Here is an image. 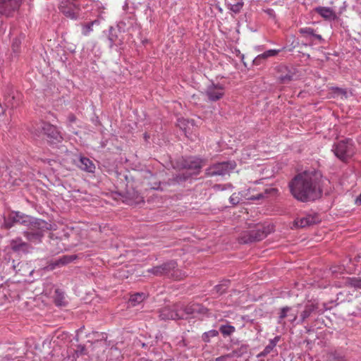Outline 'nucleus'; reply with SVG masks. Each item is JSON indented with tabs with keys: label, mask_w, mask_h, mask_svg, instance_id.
<instances>
[{
	"label": "nucleus",
	"mask_w": 361,
	"mask_h": 361,
	"mask_svg": "<svg viewBox=\"0 0 361 361\" xmlns=\"http://www.w3.org/2000/svg\"><path fill=\"white\" fill-rule=\"evenodd\" d=\"M229 202L233 205H237L240 202V197L236 193H233L230 197Z\"/></svg>",
	"instance_id": "a19ab883"
},
{
	"label": "nucleus",
	"mask_w": 361,
	"mask_h": 361,
	"mask_svg": "<svg viewBox=\"0 0 361 361\" xmlns=\"http://www.w3.org/2000/svg\"><path fill=\"white\" fill-rule=\"evenodd\" d=\"M354 262L357 265L361 266V256H357L354 258ZM345 283L346 286L353 287L355 288H361V278L360 277H348L345 279Z\"/></svg>",
	"instance_id": "bb28decb"
},
{
	"label": "nucleus",
	"mask_w": 361,
	"mask_h": 361,
	"mask_svg": "<svg viewBox=\"0 0 361 361\" xmlns=\"http://www.w3.org/2000/svg\"><path fill=\"white\" fill-rule=\"evenodd\" d=\"M59 9L71 19L76 20L79 16V6L69 0H63L59 6Z\"/></svg>",
	"instance_id": "ddd939ff"
},
{
	"label": "nucleus",
	"mask_w": 361,
	"mask_h": 361,
	"mask_svg": "<svg viewBox=\"0 0 361 361\" xmlns=\"http://www.w3.org/2000/svg\"><path fill=\"white\" fill-rule=\"evenodd\" d=\"M248 347L249 346L247 344H242L239 348L233 350L231 353L226 355V357H240L247 353Z\"/></svg>",
	"instance_id": "7c9ffc66"
},
{
	"label": "nucleus",
	"mask_w": 361,
	"mask_h": 361,
	"mask_svg": "<svg viewBox=\"0 0 361 361\" xmlns=\"http://www.w3.org/2000/svg\"><path fill=\"white\" fill-rule=\"evenodd\" d=\"M314 11L326 20H334L337 18L335 11L329 7L318 6Z\"/></svg>",
	"instance_id": "b1692460"
},
{
	"label": "nucleus",
	"mask_w": 361,
	"mask_h": 361,
	"mask_svg": "<svg viewBox=\"0 0 361 361\" xmlns=\"http://www.w3.org/2000/svg\"><path fill=\"white\" fill-rule=\"evenodd\" d=\"M274 231L270 224H257L253 228L245 231L241 233L240 240L242 243L247 244L260 241Z\"/></svg>",
	"instance_id": "20e7f679"
},
{
	"label": "nucleus",
	"mask_w": 361,
	"mask_h": 361,
	"mask_svg": "<svg viewBox=\"0 0 361 361\" xmlns=\"http://www.w3.org/2000/svg\"><path fill=\"white\" fill-rule=\"evenodd\" d=\"M225 94L224 87L212 82L207 86L205 94L209 102H214L221 99Z\"/></svg>",
	"instance_id": "a211bd4d"
},
{
	"label": "nucleus",
	"mask_w": 361,
	"mask_h": 361,
	"mask_svg": "<svg viewBox=\"0 0 361 361\" xmlns=\"http://www.w3.org/2000/svg\"><path fill=\"white\" fill-rule=\"evenodd\" d=\"M230 285L229 280H223L218 285L215 286L213 289V292L217 295H222L224 293Z\"/></svg>",
	"instance_id": "473e14b6"
},
{
	"label": "nucleus",
	"mask_w": 361,
	"mask_h": 361,
	"mask_svg": "<svg viewBox=\"0 0 361 361\" xmlns=\"http://www.w3.org/2000/svg\"><path fill=\"white\" fill-rule=\"evenodd\" d=\"M276 191L275 188H269L266 189L264 192H259L255 195H251L250 197H247V200H260L267 197V195L271 192H274Z\"/></svg>",
	"instance_id": "f704fd0d"
},
{
	"label": "nucleus",
	"mask_w": 361,
	"mask_h": 361,
	"mask_svg": "<svg viewBox=\"0 0 361 361\" xmlns=\"http://www.w3.org/2000/svg\"><path fill=\"white\" fill-rule=\"evenodd\" d=\"M267 59L265 58V57H262V54H259L258 56H257L254 59H253V64L255 65V66H259L261 64H262Z\"/></svg>",
	"instance_id": "58836bf2"
},
{
	"label": "nucleus",
	"mask_w": 361,
	"mask_h": 361,
	"mask_svg": "<svg viewBox=\"0 0 361 361\" xmlns=\"http://www.w3.org/2000/svg\"><path fill=\"white\" fill-rule=\"evenodd\" d=\"M206 163V159L197 157H189L184 159L183 165L185 169L192 171V174L197 175Z\"/></svg>",
	"instance_id": "dca6fc26"
},
{
	"label": "nucleus",
	"mask_w": 361,
	"mask_h": 361,
	"mask_svg": "<svg viewBox=\"0 0 361 361\" xmlns=\"http://www.w3.org/2000/svg\"><path fill=\"white\" fill-rule=\"evenodd\" d=\"M298 32L300 35H302L304 37L308 38H314L318 40L319 42H324V39L322 37L321 35L316 34L315 30L310 27H301L298 30Z\"/></svg>",
	"instance_id": "393cba45"
},
{
	"label": "nucleus",
	"mask_w": 361,
	"mask_h": 361,
	"mask_svg": "<svg viewBox=\"0 0 361 361\" xmlns=\"http://www.w3.org/2000/svg\"><path fill=\"white\" fill-rule=\"evenodd\" d=\"M180 304L176 303L162 307L159 311V317L162 320L166 319H183L184 315L180 312Z\"/></svg>",
	"instance_id": "9b49d317"
},
{
	"label": "nucleus",
	"mask_w": 361,
	"mask_h": 361,
	"mask_svg": "<svg viewBox=\"0 0 361 361\" xmlns=\"http://www.w3.org/2000/svg\"><path fill=\"white\" fill-rule=\"evenodd\" d=\"M123 197V202L129 205H136L144 202L143 197L134 190H128Z\"/></svg>",
	"instance_id": "412c9836"
},
{
	"label": "nucleus",
	"mask_w": 361,
	"mask_h": 361,
	"mask_svg": "<svg viewBox=\"0 0 361 361\" xmlns=\"http://www.w3.org/2000/svg\"><path fill=\"white\" fill-rule=\"evenodd\" d=\"M331 357L333 361H345V357L338 352L332 353Z\"/></svg>",
	"instance_id": "ea45409f"
},
{
	"label": "nucleus",
	"mask_w": 361,
	"mask_h": 361,
	"mask_svg": "<svg viewBox=\"0 0 361 361\" xmlns=\"http://www.w3.org/2000/svg\"><path fill=\"white\" fill-rule=\"evenodd\" d=\"M225 357H227L226 355L219 357L216 358V361H222Z\"/></svg>",
	"instance_id": "3c124183"
},
{
	"label": "nucleus",
	"mask_w": 361,
	"mask_h": 361,
	"mask_svg": "<svg viewBox=\"0 0 361 361\" xmlns=\"http://www.w3.org/2000/svg\"><path fill=\"white\" fill-rule=\"evenodd\" d=\"M22 0H0V14L7 17L18 10Z\"/></svg>",
	"instance_id": "6ab92c4d"
},
{
	"label": "nucleus",
	"mask_w": 361,
	"mask_h": 361,
	"mask_svg": "<svg viewBox=\"0 0 361 361\" xmlns=\"http://www.w3.org/2000/svg\"><path fill=\"white\" fill-rule=\"evenodd\" d=\"M39 128L50 145H57L62 142L63 137L56 126L49 123H42Z\"/></svg>",
	"instance_id": "9d476101"
},
{
	"label": "nucleus",
	"mask_w": 361,
	"mask_h": 361,
	"mask_svg": "<svg viewBox=\"0 0 361 361\" xmlns=\"http://www.w3.org/2000/svg\"><path fill=\"white\" fill-rule=\"evenodd\" d=\"M3 227L9 229L15 224H19L27 226L32 219V216L26 215L20 212H11L7 216H4Z\"/></svg>",
	"instance_id": "6e6552de"
},
{
	"label": "nucleus",
	"mask_w": 361,
	"mask_h": 361,
	"mask_svg": "<svg viewBox=\"0 0 361 361\" xmlns=\"http://www.w3.org/2000/svg\"><path fill=\"white\" fill-rule=\"evenodd\" d=\"M27 230L23 232V235L31 243L39 244L42 242L45 232L49 230L47 221L33 217L27 224Z\"/></svg>",
	"instance_id": "f03ea898"
},
{
	"label": "nucleus",
	"mask_w": 361,
	"mask_h": 361,
	"mask_svg": "<svg viewBox=\"0 0 361 361\" xmlns=\"http://www.w3.org/2000/svg\"><path fill=\"white\" fill-rule=\"evenodd\" d=\"M265 12L271 18H275V11L272 8H268L265 11Z\"/></svg>",
	"instance_id": "a18cd8bd"
},
{
	"label": "nucleus",
	"mask_w": 361,
	"mask_h": 361,
	"mask_svg": "<svg viewBox=\"0 0 361 361\" xmlns=\"http://www.w3.org/2000/svg\"><path fill=\"white\" fill-rule=\"evenodd\" d=\"M273 349H271L270 347H269V345H267L264 349L258 354L257 357H266L268 354H269L271 351H272Z\"/></svg>",
	"instance_id": "79ce46f5"
},
{
	"label": "nucleus",
	"mask_w": 361,
	"mask_h": 361,
	"mask_svg": "<svg viewBox=\"0 0 361 361\" xmlns=\"http://www.w3.org/2000/svg\"><path fill=\"white\" fill-rule=\"evenodd\" d=\"M68 120L70 122H74L75 121V116L74 115H70L68 116Z\"/></svg>",
	"instance_id": "09e8293b"
},
{
	"label": "nucleus",
	"mask_w": 361,
	"mask_h": 361,
	"mask_svg": "<svg viewBox=\"0 0 361 361\" xmlns=\"http://www.w3.org/2000/svg\"><path fill=\"white\" fill-rule=\"evenodd\" d=\"M54 302L57 306H66L67 302L66 300L65 293L56 288L54 291Z\"/></svg>",
	"instance_id": "c756f323"
},
{
	"label": "nucleus",
	"mask_w": 361,
	"mask_h": 361,
	"mask_svg": "<svg viewBox=\"0 0 361 361\" xmlns=\"http://www.w3.org/2000/svg\"><path fill=\"white\" fill-rule=\"evenodd\" d=\"M97 21L94 20V21H92L89 23L83 25L82 30V35H85V36L88 35L93 30L92 26Z\"/></svg>",
	"instance_id": "e433bc0d"
},
{
	"label": "nucleus",
	"mask_w": 361,
	"mask_h": 361,
	"mask_svg": "<svg viewBox=\"0 0 361 361\" xmlns=\"http://www.w3.org/2000/svg\"><path fill=\"white\" fill-rule=\"evenodd\" d=\"M110 40L111 41V42H114V39H113V38H111V37H110Z\"/></svg>",
	"instance_id": "864d4df0"
},
{
	"label": "nucleus",
	"mask_w": 361,
	"mask_h": 361,
	"mask_svg": "<svg viewBox=\"0 0 361 361\" xmlns=\"http://www.w3.org/2000/svg\"><path fill=\"white\" fill-rule=\"evenodd\" d=\"M146 298L143 293H136L132 295L129 299L128 303L130 305L135 307L140 304Z\"/></svg>",
	"instance_id": "2f4dec72"
},
{
	"label": "nucleus",
	"mask_w": 361,
	"mask_h": 361,
	"mask_svg": "<svg viewBox=\"0 0 361 361\" xmlns=\"http://www.w3.org/2000/svg\"><path fill=\"white\" fill-rule=\"evenodd\" d=\"M25 39V35L20 33L18 36L13 38L12 41L11 48L13 52L19 53L20 51V47Z\"/></svg>",
	"instance_id": "c85d7f7f"
},
{
	"label": "nucleus",
	"mask_w": 361,
	"mask_h": 361,
	"mask_svg": "<svg viewBox=\"0 0 361 361\" xmlns=\"http://www.w3.org/2000/svg\"><path fill=\"white\" fill-rule=\"evenodd\" d=\"M190 176V175L187 172H180L176 174L169 182H161L157 181V178L153 175H151L148 185L152 190L163 191L166 190V186L184 182L188 180Z\"/></svg>",
	"instance_id": "423d86ee"
},
{
	"label": "nucleus",
	"mask_w": 361,
	"mask_h": 361,
	"mask_svg": "<svg viewBox=\"0 0 361 361\" xmlns=\"http://www.w3.org/2000/svg\"><path fill=\"white\" fill-rule=\"evenodd\" d=\"M218 335L219 331L217 330L212 329L207 332H204L202 336V339L205 343H209L211 338L216 337Z\"/></svg>",
	"instance_id": "c9c22d12"
},
{
	"label": "nucleus",
	"mask_w": 361,
	"mask_h": 361,
	"mask_svg": "<svg viewBox=\"0 0 361 361\" xmlns=\"http://www.w3.org/2000/svg\"><path fill=\"white\" fill-rule=\"evenodd\" d=\"M319 221V217L316 214H307L295 220V225L298 227L305 228L317 224Z\"/></svg>",
	"instance_id": "aec40b11"
},
{
	"label": "nucleus",
	"mask_w": 361,
	"mask_h": 361,
	"mask_svg": "<svg viewBox=\"0 0 361 361\" xmlns=\"http://www.w3.org/2000/svg\"><path fill=\"white\" fill-rule=\"evenodd\" d=\"M277 80L281 84H288L295 80L296 69L293 66L279 65L276 68Z\"/></svg>",
	"instance_id": "f8f14e48"
},
{
	"label": "nucleus",
	"mask_w": 361,
	"mask_h": 361,
	"mask_svg": "<svg viewBox=\"0 0 361 361\" xmlns=\"http://www.w3.org/2000/svg\"><path fill=\"white\" fill-rule=\"evenodd\" d=\"M180 312L183 313L184 319H187L189 316L195 317L196 314H205L208 312L207 308L199 303L189 304L186 306L180 305Z\"/></svg>",
	"instance_id": "f3484780"
},
{
	"label": "nucleus",
	"mask_w": 361,
	"mask_h": 361,
	"mask_svg": "<svg viewBox=\"0 0 361 361\" xmlns=\"http://www.w3.org/2000/svg\"><path fill=\"white\" fill-rule=\"evenodd\" d=\"M355 204L357 205H361V194L356 198Z\"/></svg>",
	"instance_id": "49530a36"
},
{
	"label": "nucleus",
	"mask_w": 361,
	"mask_h": 361,
	"mask_svg": "<svg viewBox=\"0 0 361 361\" xmlns=\"http://www.w3.org/2000/svg\"><path fill=\"white\" fill-rule=\"evenodd\" d=\"M78 166L82 171L88 173H94L95 165L89 158L80 157L77 164Z\"/></svg>",
	"instance_id": "a878e982"
},
{
	"label": "nucleus",
	"mask_w": 361,
	"mask_h": 361,
	"mask_svg": "<svg viewBox=\"0 0 361 361\" xmlns=\"http://www.w3.org/2000/svg\"><path fill=\"white\" fill-rule=\"evenodd\" d=\"M298 312L295 311L293 307L286 306L283 307L280 309V311L279 312V317L277 323L279 324L285 325L286 322L284 321V319L286 317H288V322L293 325L298 324L297 322L298 321L299 318L298 317Z\"/></svg>",
	"instance_id": "2eb2a0df"
},
{
	"label": "nucleus",
	"mask_w": 361,
	"mask_h": 361,
	"mask_svg": "<svg viewBox=\"0 0 361 361\" xmlns=\"http://www.w3.org/2000/svg\"><path fill=\"white\" fill-rule=\"evenodd\" d=\"M298 307H302V310L300 312L299 319L297 324H302L310 318L312 315L316 314L319 310V305L312 301H308L304 306L300 304L297 305Z\"/></svg>",
	"instance_id": "4468645a"
},
{
	"label": "nucleus",
	"mask_w": 361,
	"mask_h": 361,
	"mask_svg": "<svg viewBox=\"0 0 361 361\" xmlns=\"http://www.w3.org/2000/svg\"><path fill=\"white\" fill-rule=\"evenodd\" d=\"M279 52H281V49H269L262 53V57L268 59L276 56Z\"/></svg>",
	"instance_id": "4c0bfd02"
},
{
	"label": "nucleus",
	"mask_w": 361,
	"mask_h": 361,
	"mask_svg": "<svg viewBox=\"0 0 361 361\" xmlns=\"http://www.w3.org/2000/svg\"><path fill=\"white\" fill-rule=\"evenodd\" d=\"M331 150L334 155L344 163H347L355 154V144L350 138L334 143Z\"/></svg>",
	"instance_id": "39448f33"
},
{
	"label": "nucleus",
	"mask_w": 361,
	"mask_h": 361,
	"mask_svg": "<svg viewBox=\"0 0 361 361\" xmlns=\"http://www.w3.org/2000/svg\"><path fill=\"white\" fill-rule=\"evenodd\" d=\"M238 53H239V56H240V58L241 61L243 62V63L245 64V66H246L245 63L243 61L244 58H245L244 54H240V51H238Z\"/></svg>",
	"instance_id": "8fccbe9b"
},
{
	"label": "nucleus",
	"mask_w": 361,
	"mask_h": 361,
	"mask_svg": "<svg viewBox=\"0 0 361 361\" xmlns=\"http://www.w3.org/2000/svg\"><path fill=\"white\" fill-rule=\"evenodd\" d=\"M75 257L73 256H67L64 255L57 259L54 261H51L48 265L46 267V269L47 270H54L56 267H60L63 265H66L73 260Z\"/></svg>",
	"instance_id": "5701e85b"
},
{
	"label": "nucleus",
	"mask_w": 361,
	"mask_h": 361,
	"mask_svg": "<svg viewBox=\"0 0 361 361\" xmlns=\"http://www.w3.org/2000/svg\"><path fill=\"white\" fill-rule=\"evenodd\" d=\"M288 187L293 197L301 202L314 201L322 195L319 180L312 172L297 174L289 182Z\"/></svg>",
	"instance_id": "f257e3e1"
},
{
	"label": "nucleus",
	"mask_w": 361,
	"mask_h": 361,
	"mask_svg": "<svg viewBox=\"0 0 361 361\" xmlns=\"http://www.w3.org/2000/svg\"><path fill=\"white\" fill-rule=\"evenodd\" d=\"M11 248L14 252H27L30 249L29 243L23 240L21 238H16L11 240Z\"/></svg>",
	"instance_id": "4be33fe9"
},
{
	"label": "nucleus",
	"mask_w": 361,
	"mask_h": 361,
	"mask_svg": "<svg viewBox=\"0 0 361 361\" xmlns=\"http://www.w3.org/2000/svg\"><path fill=\"white\" fill-rule=\"evenodd\" d=\"M279 340H280V336H276L273 339H271L268 344L269 347H270L271 349H274L276 347V345Z\"/></svg>",
	"instance_id": "37998d69"
},
{
	"label": "nucleus",
	"mask_w": 361,
	"mask_h": 361,
	"mask_svg": "<svg viewBox=\"0 0 361 361\" xmlns=\"http://www.w3.org/2000/svg\"><path fill=\"white\" fill-rule=\"evenodd\" d=\"M218 331L220 332L224 337H228L231 336L235 331V327L228 324H221Z\"/></svg>",
	"instance_id": "72a5a7b5"
},
{
	"label": "nucleus",
	"mask_w": 361,
	"mask_h": 361,
	"mask_svg": "<svg viewBox=\"0 0 361 361\" xmlns=\"http://www.w3.org/2000/svg\"><path fill=\"white\" fill-rule=\"evenodd\" d=\"M5 109H13L20 104V94L12 85H6L3 90Z\"/></svg>",
	"instance_id": "1a4fd4ad"
},
{
	"label": "nucleus",
	"mask_w": 361,
	"mask_h": 361,
	"mask_svg": "<svg viewBox=\"0 0 361 361\" xmlns=\"http://www.w3.org/2000/svg\"><path fill=\"white\" fill-rule=\"evenodd\" d=\"M142 346L143 348H145V347L146 346L145 343H142Z\"/></svg>",
	"instance_id": "603ef678"
},
{
	"label": "nucleus",
	"mask_w": 361,
	"mask_h": 361,
	"mask_svg": "<svg viewBox=\"0 0 361 361\" xmlns=\"http://www.w3.org/2000/svg\"><path fill=\"white\" fill-rule=\"evenodd\" d=\"M235 166L236 164L233 161L216 163L206 169L205 175L207 177L224 176L229 174Z\"/></svg>",
	"instance_id": "0eeeda50"
},
{
	"label": "nucleus",
	"mask_w": 361,
	"mask_h": 361,
	"mask_svg": "<svg viewBox=\"0 0 361 361\" xmlns=\"http://www.w3.org/2000/svg\"><path fill=\"white\" fill-rule=\"evenodd\" d=\"M7 168L4 169V167H0V177L4 175V172H6Z\"/></svg>",
	"instance_id": "de8ad7c7"
},
{
	"label": "nucleus",
	"mask_w": 361,
	"mask_h": 361,
	"mask_svg": "<svg viewBox=\"0 0 361 361\" xmlns=\"http://www.w3.org/2000/svg\"><path fill=\"white\" fill-rule=\"evenodd\" d=\"M147 272L156 276L173 280H180L184 276V274L178 269V264L175 260H169L162 264L154 266L149 269Z\"/></svg>",
	"instance_id": "7ed1b4c3"
},
{
	"label": "nucleus",
	"mask_w": 361,
	"mask_h": 361,
	"mask_svg": "<svg viewBox=\"0 0 361 361\" xmlns=\"http://www.w3.org/2000/svg\"><path fill=\"white\" fill-rule=\"evenodd\" d=\"M227 7L229 10H231L234 13H239L243 6L244 1L243 0H230L226 2Z\"/></svg>",
	"instance_id": "cd10ccee"
},
{
	"label": "nucleus",
	"mask_w": 361,
	"mask_h": 361,
	"mask_svg": "<svg viewBox=\"0 0 361 361\" xmlns=\"http://www.w3.org/2000/svg\"><path fill=\"white\" fill-rule=\"evenodd\" d=\"M333 90L334 92H336V93L346 94V91L341 87H334Z\"/></svg>",
	"instance_id": "c03bdc74"
}]
</instances>
